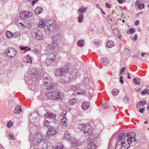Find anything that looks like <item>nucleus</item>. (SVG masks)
I'll use <instances>...</instances> for the list:
<instances>
[{
  "label": "nucleus",
  "mask_w": 149,
  "mask_h": 149,
  "mask_svg": "<svg viewBox=\"0 0 149 149\" xmlns=\"http://www.w3.org/2000/svg\"><path fill=\"white\" fill-rule=\"evenodd\" d=\"M135 133L129 132L120 134L115 146L116 149H129L130 146L135 145L136 143Z\"/></svg>",
  "instance_id": "obj_1"
},
{
  "label": "nucleus",
  "mask_w": 149,
  "mask_h": 149,
  "mask_svg": "<svg viewBox=\"0 0 149 149\" xmlns=\"http://www.w3.org/2000/svg\"><path fill=\"white\" fill-rule=\"evenodd\" d=\"M28 73L30 75L29 83L32 84L42 76V71L35 68H32L29 70Z\"/></svg>",
  "instance_id": "obj_2"
},
{
  "label": "nucleus",
  "mask_w": 149,
  "mask_h": 149,
  "mask_svg": "<svg viewBox=\"0 0 149 149\" xmlns=\"http://www.w3.org/2000/svg\"><path fill=\"white\" fill-rule=\"evenodd\" d=\"M47 59L46 63L48 65L52 64L54 63L58 62L60 61L61 57L58 54L49 53L46 54Z\"/></svg>",
  "instance_id": "obj_3"
},
{
  "label": "nucleus",
  "mask_w": 149,
  "mask_h": 149,
  "mask_svg": "<svg viewBox=\"0 0 149 149\" xmlns=\"http://www.w3.org/2000/svg\"><path fill=\"white\" fill-rule=\"evenodd\" d=\"M56 27V23L54 20L47 21L46 23L45 29L46 33L49 34L54 31Z\"/></svg>",
  "instance_id": "obj_4"
},
{
  "label": "nucleus",
  "mask_w": 149,
  "mask_h": 149,
  "mask_svg": "<svg viewBox=\"0 0 149 149\" xmlns=\"http://www.w3.org/2000/svg\"><path fill=\"white\" fill-rule=\"evenodd\" d=\"M31 33L33 38L35 40H42L44 39L42 32L37 28L32 29Z\"/></svg>",
  "instance_id": "obj_5"
},
{
  "label": "nucleus",
  "mask_w": 149,
  "mask_h": 149,
  "mask_svg": "<svg viewBox=\"0 0 149 149\" xmlns=\"http://www.w3.org/2000/svg\"><path fill=\"white\" fill-rule=\"evenodd\" d=\"M70 68V65L68 63H66L65 65L62 68H58L56 70L55 75L56 76H59L63 75L67 72Z\"/></svg>",
  "instance_id": "obj_6"
},
{
  "label": "nucleus",
  "mask_w": 149,
  "mask_h": 149,
  "mask_svg": "<svg viewBox=\"0 0 149 149\" xmlns=\"http://www.w3.org/2000/svg\"><path fill=\"white\" fill-rule=\"evenodd\" d=\"M46 139V138L44 137L40 134H37L33 136V143L35 146H36L40 143L42 141H44Z\"/></svg>",
  "instance_id": "obj_7"
},
{
  "label": "nucleus",
  "mask_w": 149,
  "mask_h": 149,
  "mask_svg": "<svg viewBox=\"0 0 149 149\" xmlns=\"http://www.w3.org/2000/svg\"><path fill=\"white\" fill-rule=\"evenodd\" d=\"M82 130L84 134H87V136L91 135L92 132V129L90 124L87 123L81 125Z\"/></svg>",
  "instance_id": "obj_8"
},
{
  "label": "nucleus",
  "mask_w": 149,
  "mask_h": 149,
  "mask_svg": "<svg viewBox=\"0 0 149 149\" xmlns=\"http://www.w3.org/2000/svg\"><path fill=\"white\" fill-rule=\"evenodd\" d=\"M5 52L8 58H13L15 56L17 51L14 47H9L7 48Z\"/></svg>",
  "instance_id": "obj_9"
},
{
  "label": "nucleus",
  "mask_w": 149,
  "mask_h": 149,
  "mask_svg": "<svg viewBox=\"0 0 149 149\" xmlns=\"http://www.w3.org/2000/svg\"><path fill=\"white\" fill-rule=\"evenodd\" d=\"M45 118H46L48 120H49L51 122L55 120L56 115L52 113L47 112L44 115Z\"/></svg>",
  "instance_id": "obj_10"
},
{
  "label": "nucleus",
  "mask_w": 149,
  "mask_h": 149,
  "mask_svg": "<svg viewBox=\"0 0 149 149\" xmlns=\"http://www.w3.org/2000/svg\"><path fill=\"white\" fill-rule=\"evenodd\" d=\"M32 15L31 12L27 11H22L20 13L19 16L22 18H27L31 17Z\"/></svg>",
  "instance_id": "obj_11"
},
{
  "label": "nucleus",
  "mask_w": 149,
  "mask_h": 149,
  "mask_svg": "<svg viewBox=\"0 0 149 149\" xmlns=\"http://www.w3.org/2000/svg\"><path fill=\"white\" fill-rule=\"evenodd\" d=\"M54 146L52 143L46 141L42 145L41 149H53Z\"/></svg>",
  "instance_id": "obj_12"
},
{
  "label": "nucleus",
  "mask_w": 149,
  "mask_h": 149,
  "mask_svg": "<svg viewBox=\"0 0 149 149\" xmlns=\"http://www.w3.org/2000/svg\"><path fill=\"white\" fill-rule=\"evenodd\" d=\"M64 97L63 94L57 91H54V98L57 99H61Z\"/></svg>",
  "instance_id": "obj_13"
},
{
  "label": "nucleus",
  "mask_w": 149,
  "mask_h": 149,
  "mask_svg": "<svg viewBox=\"0 0 149 149\" xmlns=\"http://www.w3.org/2000/svg\"><path fill=\"white\" fill-rule=\"evenodd\" d=\"M52 38L53 42H56V44L57 42H60L62 39L61 35L59 33H57L54 35Z\"/></svg>",
  "instance_id": "obj_14"
},
{
  "label": "nucleus",
  "mask_w": 149,
  "mask_h": 149,
  "mask_svg": "<svg viewBox=\"0 0 149 149\" xmlns=\"http://www.w3.org/2000/svg\"><path fill=\"white\" fill-rule=\"evenodd\" d=\"M43 82L44 85L48 86L52 83V79L49 77H44L43 78Z\"/></svg>",
  "instance_id": "obj_15"
},
{
  "label": "nucleus",
  "mask_w": 149,
  "mask_h": 149,
  "mask_svg": "<svg viewBox=\"0 0 149 149\" xmlns=\"http://www.w3.org/2000/svg\"><path fill=\"white\" fill-rule=\"evenodd\" d=\"M70 80V78L66 75H64L61 77L60 81L61 83L66 84L68 83Z\"/></svg>",
  "instance_id": "obj_16"
},
{
  "label": "nucleus",
  "mask_w": 149,
  "mask_h": 149,
  "mask_svg": "<svg viewBox=\"0 0 149 149\" xmlns=\"http://www.w3.org/2000/svg\"><path fill=\"white\" fill-rule=\"evenodd\" d=\"M48 129V131L46 133V135L48 136L53 135L57 133L56 131L54 130L52 126Z\"/></svg>",
  "instance_id": "obj_17"
},
{
  "label": "nucleus",
  "mask_w": 149,
  "mask_h": 149,
  "mask_svg": "<svg viewBox=\"0 0 149 149\" xmlns=\"http://www.w3.org/2000/svg\"><path fill=\"white\" fill-rule=\"evenodd\" d=\"M92 81L91 78H85L83 80V83L84 86H89L92 83Z\"/></svg>",
  "instance_id": "obj_18"
},
{
  "label": "nucleus",
  "mask_w": 149,
  "mask_h": 149,
  "mask_svg": "<svg viewBox=\"0 0 149 149\" xmlns=\"http://www.w3.org/2000/svg\"><path fill=\"white\" fill-rule=\"evenodd\" d=\"M70 72L73 78L75 77L77 74L78 70L75 68H72L70 70Z\"/></svg>",
  "instance_id": "obj_19"
},
{
  "label": "nucleus",
  "mask_w": 149,
  "mask_h": 149,
  "mask_svg": "<svg viewBox=\"0 0 149 149\" xmlns=\"http://www.w3.org/2000/svg\"><path fill=\"white\" fill-rule=\"evenodd\" d=\"M54 91H52L46 94L45 96L43 98L45 99H51L52 97L54 98Z\"/></svg>",
  "instance_id": "obj_20"
},
{
  "label": "nucleus",
  "mask_w": 149,
  "mask_h": 149,
  "mask_svg": "<svg viewBox=\"0 0 149 149\" xmlns=\"http://www.w3.org/2000/svg\"><path fill=\"white\" fill-rule=\"evenodd\" d=\"M72 145L73 147L78 146L80 144L79 142L76 140L75 138L71 139Z\"/></svg>",
  "instance_id": "obj_21"
},
{
  "label": "nucleus",
  "mask_w": 149,
  "mask_h": 149,
  "mask_svg": "<svg viewBox=\"0 0 149 149\" xmlns=\"http://www.w3.org/2000/svg\"><path fill=\"white\" fill-rule=\"evenodd\" d=\"M61 123L62 125V128H66L68 125L67 118H62L61 119Z\"/></svg>",
  "instance_id": "obj_22"
},
{
  "label": "nucleus",
  "mask_w": 149,
  "mask_h": 149,
  "mask_svg": "<svg viewBox=\"0 0 149 149\" xmlns=\"http://www.w3.org/2000/svg\"><path fill=\"white\" fill-rule=\"evenodd\" d=\"M43 125L45 128H48V129L51 127L52 126H50V123L49 122V121L46 118H45Z\"/></svg>",
  "instance_id": "obj_23"
},
{
  "label": "nucleus",
  "mask_w": 149,
  "mask_h": 149,
  "mask_svg": "<svg viewBox=\"0 0 149 149\" xmlns=\"http://www.w3.org/2000/svg\"><path fill=\"white\" fill-rule=\"evenodd\" d=\"M87 9V7H82L80 8L78 10V12L79 13H78V14H83V13H85Z\"/></svg>",
  "instance_id": "obj_24"
},
{
  "label": "nucleus",
  "mask_w": 149,
  "mask_h": 149,
  "mask_svg": "<svg viewBox=\"0 0 149 149\" xmlns=\"http://www.w3.org/2000/svg\"><path fill=\"white\" fill-rule=\"evenodd\" d=\"M113 34L115 35L116 37L118 38L119 39H120L121 35L119 31H118L116 29L113 30Z\"/></svg>",
  "instance_id": "obj_25"
},
{
  "label": "nucleus",
  "mask_w": 149,
  "mask_h": 149,
  "mask_svg": "<svg viewBox=\"0 0 149 149\" xmlns=\"http://www.w3.org/2000/svg\"><path fill=\"white\" fill-rule=\"evenodd\" d=\"M90 104L89 103L85 102L83 103L81 105V108L84 110L87 109L89 107Z\"/></svg>",
  "instance_id": "obj_26"
},
{
  "label": "nucleus",
  "mask_w": 149,
  "mask_h": 149,
  "mask_svg": "<svg viewBox=\"0 0 149 149\" xmlns=\"http://www.w3.org/2000/svg\"><path fill=\"white\" fill-rule=\"evenodd\" d=\"M84 16L83 14H79V15L78 17V21L79 23H81L84 21Z\"/></svg>",
  "instance_id": "obj_27"
},
{
  "label": "nucleus",
  "mask_w": 149,
  "mask_h": 149,
  "mask_svg": "<svg viewBox=\"0 0 149 149\" xmlns=\"http://www.w3.org/2000/svg\"><path fill=\"white\" fill-rule=\"evenodd\" d=\"M43 11L42 8L40 7H37L35 10V12L37 14H39Z\"/></svg>",
  "instance_id": "obj_28"
},
{
  "label": "nucleus",
  "mask_w": 149,
  "mask_h": 149,
  "mask_svg": "<svg viewBox=\"0 0 149 149\" xmlns=\"http://www.w3.org/2000/svg\"><path fill=\"white\" fill-rule=\"evenodd\" d=\"M22 111V109L20 106H17L14 110V112L16 114L19 113Z\"/></svg>",
  "instance_id": "obj_29"
},
{
  "label": "nucleus",
  "mask_w": 149,
  "mask_h": 149,
  "mask_svg": "<svg viewBox=\"0 0 149 149\" xmlns=\"http://www.w3.org/2000/svg\"><path fill=\"white\" fill-rule=\"evenodd\" d=\"M45 22L43 20H40L39 22V24L38 25V27L40 28H42L45 26Z\"/></svg>",
  "instance_id": "obj_30"
},
{
  "label": "nucleus",
  "mask_w": 149,
  "mask_h": 149,
  "mask_svg": "<svg viewBox=\"0 0 149 149\" xmlns=\"http://www.w3.org/2000/svg\"><path fill=\"white\" fill-rule=\"evenodd\" d=\"M107 45L108 47L111 48L114 46V43L112 41L109 40L107 41Z\"/></svg>",
  "instance_id": "obj_31"
},
{
  "label": "nucleus",
  "mask_w": 149,
  "mask_h": 149,
  "mask_svg": "<svg viewBox=\"0 0 149 149\" xmlns=\"http://www.w3.org/2000/svg\"><path fill=\"white\" fill-rule=\"evenodd\" d=\"M77 45L79 47H82L84 44V42L83 40H79L77 42Z\"/></svg>",
  "instance_id": "obj_32"
},
{
  "label": "nucleus",
  "mask_w": 149,
  "mask_h": 149,
  "mask_svg": "<svg viewBox=\"0 0 149 149\" xmlns=\"http://www.w3.org/2000/svg\"><path fill=\"white\" fill-rule=\"evenodd\" d=\"M101 63L106 65L109 63V60L106 58H102L101 59Z\"/></svg>",
  "instance_id": "obj_33"
},
{
  "label": "nucleus",
  "mask_w": 149,
  "mask_h": 149,
  "mask_svg": "<svg viewBox=\"0 0 149 149\" xmlns=\"http://www.w3.org/2000/svg\"><path fill=\"white\" fill-rule=\"evenodd\" d=\"M6 37L8 38H10L13 37V33L10 31H7L6 32Z\"/></svg>",
  "instance_id": "obj_34"
},
{
  "label": "nucleus",
  "mask_w": 149,
  "mask_h": 149,
  "mask_svg": "<svg viewBox=\"0 0 149 149\" xmlns=\"http://www.w3.org/2000/svg\"><path fill=\"white\" fill-rule=\"evenodd\" d=\"M119 92V90L116 89H114L112 90V93L113 96H116L118 95Z\"/></svg>",
  "instance_id": "obj_35"
},
{
  "label": "nucleus",
  "mask_w": 149,
  "mask_h": 149,
  "mask_svg": "<svg viewBox=\"0 0 149 149\" xmlns=\"http://www.w3.org/2000/svg\"><path fill=\"white\" fill-rule=\"evenodd\" d=\"M64 137L67 139L69 140L70 139V135L68 131L65 132Z\"/></svg>",
  "instance_id": "obj_36"
},
{
  "label": "nucleus",
  "mask_w": 149,
  "mask_h": 149,
  "mask_svg": "<svg viewBox=\"0 0 149 149\" xmlns=\"http://www.w3.org/2000/svg\"><path fill=\"white\" fill-rule=\"evenodd\" d=\"M133 81L134 84L136 85H138L140 84L139 79H137L136 78H134L133 79Z\"/></svg>",
  "instance_id": "obj_37"
},
{
  "label": "nucleus",
  "mask_w": 149,
  "mask_h": 149,
  "mask_svg": "<svg viewBox=\"0 0 149 149\" xmlns=\"http://www.w3.org/2000/svg\"><path fill=\"white\" fill-rule=\"evenodd\" d=\"M20 34L19 32H15L13 33V37L15 38H18Z\"/></svg>",
  "instance_id": "obj_38"
},
{
  "label": "nucleus",
  "mask_w": 149,
  "mask_h": 149,
  "mask_svg": "<svg viewBox=\"0 0 149 149\" xmlns=\"http://www.w3.org/2000/svg\"><path fill=\"white\" fill-rule=\"evenodd\" d=\"M79 88V86L77 85H72L71 87V89L73 91H76Z\"/></svg>",
  "instance_id": "obj_39"
},
{
  "label": "nucleus",
  "mask_w": 149,
  "mask_h": 149,
  "mask_svg": "<svg viewBox=\"0 0 149 149\" xmlns=\"http://www.w3.org/2000/svg\"><path fill=\"white\" fill-rule=\"evenodd\" d=\"M145 7V5L143 3H141L139 4L138 6V8L139 9L141 10L143 9Z\"/></svg>",
  "instance_id": "obj_40"
},
{
  "label": "nucleus",
  "mask_w": 149,
  "mask_h": 149,
  "mask_svg": "<svg viewBox=\"0 0 149 149\" xmlns=\"http://www.w3.org/2000/svg\"><path fill=\"white\" fill-rule=\"evenodd\" d=\"M16 24L18 26L21 27H24V28L25 27V25L23 24L22 22H19L18 21H17L16 22Z\"/></svg>",
  "instance_id": "obj_41"
},
{
  "label": "nucleus",
  "mask_w": 149,
  "mask_h": 149,
  "mask_svg": "<svg viewBox=\"0 0 149 149\" xmlns=\"http://www.w3.org/2000/svg\"><path fill=\"white\" fill-rule=\"evenodd\" d=\"M76 100L74 98H73L70 100L69 101V104L71 105H73L76 103Z\"/></svg>",
  "instance_id": "obj_42"
},
{
  "label": "nucleus",
  "mask_w": 149,
  "mask_h": 149,
  "mask_svg": "<svg viewBox=\"0 0 149 149\" xmlns=\"http://www.w3.org/2000/svg\"><path fill=\"white\" fill-rule=\"evenodd\" d=\"M67 113V111H63V112L61 114V116L62 117V118H66V114Z\"/></svg>",
  "instance_id": "obj_43"
},
{
  "label": "nucleus",
  "mask_w": 149,
  "mask_h": 149,
  "mask_svg": "<svg viewBox=\"0 0 149 149\" xmlns=\"http://www.w3.org/2000/svg\"><path fill=\"white\" fill-rule=\"evenodd\" d=\"M129 99L128 97L125 96L123 99V101L125 103L127 104L128 103Z\"/></svg>",
  "instance_id": "obj_44"
},
{
  "label": "nucleus",
  "mask_w": 149,
  "mask_h": 149,
  "mask_svg": "<svg viewBox=\"0 0 149 149\" xmlns=\"http://www.w3.org/2000/svg\"><path fill=\"white\" fill-rule=\"evenodd\" d=\"M9 138L10 139L14 140L15 139V137L13 135L12 133L10 132L9 134Z\"/></svg>",
  "instance_id": "obj_45"
},
{
  "label": "nucleus",
  "mask_w": 149,
  "mask_h": 149,
  "mask_svg": "<svg viewBox=\"0 0 149 149\" xmlns=\"http://www.w3.org/2000/svg\"><path fill=\"white\" fill-rule=\"evenodd\" d=\"M56 149H65L63 145H60L56 146Z\"/></svg>",
  "instance_id": "obj_46"
},
{
  "label": "nucleus",
  "mask_w": 149,
  "mask_h": 149,
  "mask_svg": "<svg viewBox=\"0 0 149 149\" xmlns=\"http://www.w3.org/2000/svg\"><path fill=\"white\" fill-rule=\"evenodd\" d=\"M27 57H29V58H28L27 60L26 61V63H32V61L31 58H30L29 55H26Z\"/></svg>",
  "instance_id": "obj_47"
},
{
  "label": "nucleus",
  "mask_w": 149,
  "mask_h": 149,
  "mask_svg": "<svg viewBox=\"0 0 149 149\" xmlns=\"http://www.w3.org/2000/svg\"><path fill=\"white\" fill-rule=\"evenodd\" d=\"M55 86V84L54 83H52L51 85L48 87L47 88V90H50L52 88H53Z\"/></svg>",
  "instance_id": "obj_48"
},
{
  "label": "nucleus",
  "mask_w": 149,
  "mask_h": 149,
  "mask_svg": "<svg viewBox=\"0 0 149 149\" xmlns=\"http://www.w3.org/2000/svg\"><path fill=\"white\" fill-rule=\"evenodd\" d=\"M109 107L108 104L105 102L102 105V107L104 109H107Z\"/></svg>",
  "instance_id": "obj_49"
},
{
  "label": "nucleus",
  "mask_w": 149,
  "mask_h": 149,
  "mask_svg": "<svg viewBox=\"0 0 149 149\" xmlns=\"http://www.w3.org/2000/svg\"><path fill=\"white\" fill-rule=\"evenodd\" d=\"M140 105L141 106H143L146 104V102L145 100L143 101H141L139 102Z\"/></svg>",
  "instance_id": "obj_50"
},
{
  "label": "nucleus",
  "mask_w": 149,
  "mask_h": 149,
  "mask_svg": "<svg viewBox=\"0 0 149 149\" xmlns=\"http://www.w3.org/2000/svg\"><path fill=\"white\" fill-rule=\"evenodd\" d=\"M148 90L147 89H144L141 92V93L143 95H144L145 94L148 93Z\"/></svg>",
  "instance_id": "obj_51"
},
{
  "label": "nucleus",
  "mask_w": 149,
  "mask_h": 149,
  "mask_svg": "<svg viewBox=\"0 0 149 149\" xmlns=\"http://www.w3.org/2000/svg\"><path fill=\"white\" fill-rule=\"evenodd\" d=\"M13 125V123L12 121H10L7 123V126L8 128L11 127Z\"/></svg>",
  "instance_id": "obj_52"
},
{
  "label": "nucleus",
  "mask_w": 149,
  "mask_h": 149,
  "mask_svg": "<svg viewBox=\"0 0 149 149\" xmlns=\"http://www.w3.org/2000/svg\"><path fill=\"white\" fill-rule=\"evenodd\" d=\"M95 143L93 142H91L88 143V144L87 146L88 148H89L93 146V145H94Z\"/></svg>",
  "instance_id": "obj_53"
},
{
  "label": "nucleus",
  "mask_w": 149,
  "mask_h": 149,
  "mask_svg": "<svg viewBox=\"0 0 149 149\" xmlns=\"http://www.w3.org/2000/svg\"><path fill=\"white\" fill-rule=\"evenodd\" d=\"M124 51H125V53L126 54L128 55L130 54V50H129V49H128V48H125V49Z\"/></svg>",
  "instance_id": "obj_54"
},
{
  "label": "nucleus",
  "mask_w": 149,
  "mask_h": 149,
  "mask_svg": "<svg viewBox=\"0 0 149 149\" xmlns=\"http://www.w3.org/2000/svg\"><path fill=\"white\" fill-rule=\"evenodd\" d=\"M85 91L84 90L80 91L79 92H77L76 93L77 94H85Z\"/></svg>",
  "instance_id": "obj_55"
},
{
  "label": "nucleus",
  "mask_w": 149,
  "mask_h": 149,
  "mask_svg": "<svg viewBox=\"0 0 149 149\" xmlns=\"http://www.w3.org/2000/svg\"><path fill=\"white\" fill-rule=\"evenodd\" d=\"M136 31L135 29L134 28H130L129 30V32L131 33H134Z\"/></svg>",
  "instance_id": "obj_56"
},
{
  "label": "nucleus",
  "mask_w": 149,
  "mask_h": 149,
  "mask_svg": "<svg viewBox=\"0 0 149 149\" xmlns=\"http://www.w3.org/2000/svg\"><path fill=\"white\" fill-rule=\"evenodd\" d=\"M126 69V67H124L123 68H122L120 70V74L121 73H123L125 70Z\"/></svg>",
  "instance_id": "obj_57"
},
{
  "label": "nucleus",
  "mask_w": 149,
  "mask_h": 149,
  "mask_svg": "<svg viewBox=\"0 0 149 149\" xmlns=\"http://www.w3.org/2000/svg\"><path fill=\"white\" fill-rule=\"evenodd\" d=\"M13 100L12 99H9L8 101V105H11L13 103Z\"/></svg>",
  "instance_id": "obj_58"
},
{
  "label": "nucleus",
  "mask_w": 149,
  "mask_h": 149,
  "mask_svg": "<svg viewBox=\"0 0 149 149\" xmlns=\"http://www.w3.org/2000/svg\"><path fill=\"white\" fill-rule=\"evenodd\" d=\"M27 47L26 46H20L19 47V48L20 49L22 50H25V49H27Z\"/></svg>",
  "instance_id": "obj_59"
},
{
  "label": "nucleus",
  "mask_w": 149,
  "mask_h": 149,
  "mask_svg": "<svg viewBox=\"0 0 149 149\" xmlns=\"http://www.w3.org/2000/svg\"><path fill=\"white\" fill-rule=\"evenodd\" d=\"M123 77L121 76L120 77V81L121 84H123Z\"/></svg>",
  "instance_id": "obj_60"
},
{
  "label": "nucleus",
  "mask_w": 149,
  "mask_h": 149,
  "mask_svg": "<svg viewBox=\"0 0 149 149\" xmlns=\"http://www.w3.org/2000/svg\"><path fill=\"white\" fill-rule=\"evenodd\" d=\"M105 4L107 8H111L110 5L109 3L106 2L105 3Z\"/></svg>",
  "instance_id": "obj_61"
},
{
  "label": "nucleus",
  "mask_w": 149,
  "mask_h": 149,
  "mask_svg": "<svg viewBox=\"0 0 149 149\" xmlns=\"http://www.w3.org/2000/svg\"><path fill=\"white\" fill-rule=\"evenodd\" d=\"M140 1L139 0H137L135 2V4L134 5L135 6H137L138 5H139V2Z\"/></svg>",
  "instance_id": "obj_62"
},
{
  "label": "nucleus",
  "mask_w": 149,
  "mask_h": 149,
  "mask_svg": "<svg viewBox=\"0 0 149 149\" xmlns=\"http://www.w3.org/2000/svg\"><path fill=\"white\" fill-rule=\"evenodd\" d=\"M97 146H95V144L93 145V146H92L90 148H89L90 149H96Z\"/></svg>",
  "instance_id": "obj_63"
},
{
  "label": "nucleus",
  "mask_w": 149,
  "mask_h": 149,
  "mask_svg": "<svg viewBox=\"0 0 149 149\" xmlns=\"http://www.w3.org/2000/svg\"><path fill=\"white\" fill-rule=\"evenodd\" d=\"M111 140H110L109 142V144L108 145V149H111V146L110 145L111 144Z\"/></svg>",
  "instance_id": "obj_64"
}]
</instances>
